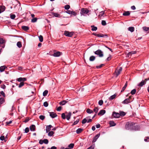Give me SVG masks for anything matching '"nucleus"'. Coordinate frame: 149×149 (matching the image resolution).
<instances>
[{
    "label": "nucleus",
    "mask_w": 149,
    "mask_h": 149,
    "mask_svg": "<svg viewBox=\"0 0 149 149\" xmlns=\"http://www.w3.org/2000/svg\"><path fill=\"white\" fill-rule=\"evenodd\" d=\"M26 79L25 78L20 77L18 79L17 81L19 82H23L26 81Z\"/></svg>",
    "instance_id": "obj_14"
},
{
    "label": "nucleus",
    "mask_w": 149,
    "mask_h": 149,
    "mask_svg": "<svg viewBox=\"0 0 149 149\" xmlns=\"http://www.w3.org/2000/svg\"><path fill=\"white\" fill-rule=\"evenodd\" d=\"M48 93V91L47 90H46L44 91L43 93V95L44 96H46L47 93Z\"/></svg>",
    "instance_id": "obj_35"
},
{
    "label": "nucleus",
    "mask_w": 149,
    "mask_h": 149,
    "mask_svg": "<svg viewBox=\"0 0 149 149\" xmlns=\"http://www.w3.org/2000/svg\"><path fill=\"white\" fill-rule=\"evenodd\" d=\"M130 14V13L129 11H125L123 13V15L124 16H128Z\"/></svg>",
    "instance_id": "obj_23"
},
{
    "label": "nucleus",
    "mask_w": 149,
    "mask_h": 149,
    "mask_svg": "<svg viewBox=\"0 0 149 149\" xmlns=\"http://www.w3.org/2000/svg\"><path fill=\"white\" fill-rule=\"evenodd\" d=\"M136 89H134L132 90L131 92V93L132 95H134L136 93Z\"/></svg>",
    "instance_id": "obj_38"
},
{
    "label": "nucleus",
    "mask_w": 149,
    "mask_h": 149,
    "mask_svg": "<svg viewBox=\"0 0 149 149\" xmlns=\"http://www.w3.org/2000/svg\"><path fill=\"white\" fill-rule=\"evenodd\" d=\"M98 110V109L97 107H95L93 109V111L95 113H97Z\"/></svg>",
    "instance_id": "obj_48"
},
{
    "label": "nucleus",
    "mask_w": 149,
    "mask_h": 149,
    "mask_svg": "<svg viewBox=\"0 0 149 149\" xmlns=\"http://www.w3.org/2000/svg\"><path fill=\"white\" fill-rule=\"evenodd\" d=\"M103 102L102 100H101L99 101L98 104L99 105L101 106L103 104Z\"/></svg>",
    "instance_id": "obj_47"
},
{
    "label": "nucleus",
    "mask_w": 149,
    "mask_h": 149,
    "mask_svg": "<svg viewBox=\"0 0 149 149\" xmlns=\"http://www.w3.org/2000/svg\"><path fill=\"white\" fill-rule=\"evenodd\" d=\"M37 21V18H33L31 20V22H35Z\"/></svg>",
    "instance_id": "obj_52"
},
{
    "label": "nucleus",
    "mask_w": 149,
    "mask_h": 149,
    "mask_svg": "<svg viewBox=\"0 0 149 149\" xmlns=\"http://www.w3.org/2000/svg\"><path fill=\"white\" fill-rule=\"evenodd\" d=\"M102 24L104 26L106 24V21L104 20H102Z\"/></svg>",
    "instance_id": "obj_55"
},
{
    "label": "nucleus",
    "mask_w": 149,
    "mask_h": 149,
    "mask_svg": "<svg viewBox=\"0 0 149 149\" xmlns=\"http://www.w3.org/2000/svg\"><path fill=\"white\" fill-rule=\"evenodd\" d=\"M79 119H77L74 122L72 125V126H73L74 125H76L79 122Z\"/></svg>",
    "instance_id": "obj_40"
},
{
    "label": "nucleus",
    "mask_w": 149,
    "mask_h": 149,
    "mask_svg": "<svg viewBox=\"0 0 149 149\" xmlns=\"http://www.w3.org/2000/svg\"><path fill=\"white\" fill-rule=\"evenodd\" d=\"M95 59V57L94 56H91L89 58V60L90 61H93Z\"/></svg>",
    "instance_id": "obj_32"
},
{
    "label": "nucleus",
    "mask_w": 149,
    "mask_h": 149,
    "mask_svg": "<svg viewBox=\"0 0 149 149\" xmlns=\"http://www.w3.org/2000/svg\"><path fill=\"white\" fill-rule=\"evenodd\" d=\"M94 146L92 145L87 149H94Z\"/></svg>",
    "instance_id": "obj_62"
},
{
    "label": "nucleus",
    "mask_w": 149,
    "mask_h": 149,
    "mask_svg": "<svg viewBox=\"0 0 149 149\" xmlns=\"http://www.w3.org/2000/svg\"><path fill=\"white\" fill-rule=\"evenodd\" d=\"M111 56L110 55H109V57H108L106 60V61L107 62L110 60L111 59Z\"/></svg>",
    "instance_id": "obj_46"
},
{
    "label": "nucleus",
    "mask_w": 149,
    "mask_h": 149,
    "mask_svg": "<svg viewBox=\"0 0 149 149\" xmlns=\"http://www.w3.org/2000/svg\"><path fill=\"white\" fill-rule=\"evenodd\" d=\"M24 85V83L23 82H21L18 86V87L19 88H21L22 86H23Z\"/></svg>",
    "instance_id": "obj_39"
},
{
    "label": "nucleus",
    "mask_w": 149,
    "mask_h": 149,
    "mask_svg": "<svg viewBox=\"0 0 149 149\" xmlns=\"http://www.w3.org/2000/svg\"><path fill=\"white\" fill-rule=\"evenodd\" d=\"M143 29L148 32H149V27H147L146 26H144L143 27Z\"/></svg>",
    "instance_id": "obj_25"
},
{
    "label": "nucleus",
    "mask_w": 149,
    "mask_h": 149,
    "mask_svg": "<svg viewBox=\"0 0 149 149\" xmlns=\"http://www.w3.org/2000/svg\"><path fill=\"white\" fill-rule=\"evenodd\" d=\"M92 27L91 30L92 31H96L97 29V28L96 27L94 26H91Z\"/></svg>",
    "instance_id": "obj_34"
},
{
    "label": "nucleus",
    "mask_w": 149,
    "mask_h": 149,
    "mask_svg": "<svg viewBox=\"0 0 149 149\" xmlns=\"http://www.w3.org/2000/svg\"><path fill=\"white\" fill-rule=\"evenodd\" d=\"M15 15L14 14H11L10 15V17L12 19H14L15 17Z\"/></svg>",
    "instance_id": "obj_44"
},
{
    "label": "nucleus",
    "mask_w": 149,
    "mask_h": 149,
    "mask_svg": "<svg viewBox=\"0 0 149 149\" xmlns=\"http://www.w3.org/2000/svg\"><path fill=\"white\" fill-rule=\"evenodd\" d=\"M36 126L34 125H32L30 127V129L31 131H34L35 130Z\"/></svg>",
    "instance_id": "obj_13"
},
{
    "label": "nucleus",
    "mask_w": 149,
    "mask_h": 149,
    "mask_svg": "<svg viewBox=\"0 0 149 149\" xmlns=\"http://www.w3.org/2000/svg\"><path fill=\"white\" fill-rule=\"evenodd\" d=\"M131 52H129L128 54L126 55V57H129L130 56H131L132 55V54H131Z\"/></svg>",
    "instance_id": "obj_60"
},
{
    "label": "nucleus",
    "mask_w": 149,
    "mask_h": 149,
    "mask_svg": "<svg viewBox=\"0 0 149 149\" xmlns=\"http://www.w3.org/2000/svg\"><path fill=\"white\" fill-rule=\"evenodd\" d=\"M86 112L88 113H93V111L92 110L88 109L86 110Z\"/></svg>",
    "instance_id": "obj_33"
},
{
    "label": "nucleus",
    "mask_w": 149,
    "mask_h": 149,
    "mask_svg": "<svg viewBox=\"0 0 149 149\" xmlns=\"http://www.w3.org/2000/svg\"><path fill=\"white\" fill-rule=\"evenodd\" d=\"M105 112L106 111L105 110H101L98 113V115H103L105 113Z\"/></svg>",
    "instance_id": "obj_15"
},
{
    "label": "nucleus",
    "mask_w": 149,
    "mask_h": 149,
    "mask_svg": "<svg viewBox=\"0 0 149 149\" xmlns=\"http://www.w3.org/2000/svg\"><path fill=\"white\" fill-rule=\"evenodd\" d=\"M52 127V126L51 125H49L46 127V132L47 133H48V132L50 130Z\"/></svg>",
    "instance_id": "obj_16"
},
{
    "label": "nucleus",
    "mask_w": 149,
    "mask_h": 149,
    "mask_svg": "<svg viewBox=\"0 0 149 149\" xmlns=\"http://www.w3.org/2000/svg\"><path fill=\"white\" fill-rule=\"evenodd\" d=\"M127 85V82L126 81L125 86L123 88L121 91V92H123L125 90V89L126 88Z\"/></svg>",
    "instance_id": "obj_21"
},
{
    "label": "nucleus",
    "mask_w": 149,
    "mask_h": 149,
    "mask_svg": "<svg viewBox=\"0 0 149 149\" xmlns=\"http://www.w3.org/2000/svg\"><path fill=\"white\" fill-rule=\"evenodd\" d=\"M61 110V107H59L57 109V110L58 111H60Z\"/></svg>",
    "instance_id": "obj_63"
},
{
    "label": "nucleus",
    "mask_w": 149,
    "mask_h": 149,
    "mask_svg": "<svg viewBox=\"0 0 149 149\" xmlns=\"http://www.w3.org/2000/svg\"><path fill=\"white\" fill-rule=\"evenodd\" d=\"M89 12V11L87 8H82L81 10L80 14L81 16H86L87 14L88 15H89V14H88Z\"/></svg>",
    "instance_id": "obj_2"
},
{
    "label": "nucleus",
    "mask_w": 149,
    "mask_h": 149,
    "mask_svg": "<svg viewBox=\"0 0 149 149\" xmlns=\"http://www.w3.org/2000/svg\"><path fill=\"white\" fill-rule=\"evenodd\" d=\"M39 41L40 42H42L43 41V37H42V36L40 35L39 36Z\"/></svg>",
    "instance_id": "obj_37"
},
{
    "label": "nucleus",
    "mask_w": 149,
    "mask_h": 149,
    "mask_svg": "<svg viewBox=\"0 0 149 149\" xmlns=\"http://www.w3.org/2000/svg\"><path fill=\"white\" fill-rule=\"evenodd\" d=\"M122 67H120L118 68H117L116 69L115 73L116 75V77H117V76L120 74L122 71Z\"/></svg>",
    "instance_id": "obj_3"
},
{
    "label": "nucleus",
    "mask_w": 149,
    "mask_h": 149,
    "mask_svg": "<svg viewBox=\"0 0 149 149\" xmlns=\"http://www.w3.org/2000/svg\"><path fill=\"white\" fill-rule=\"evenodd\" d=\"M94 53L99 55L100 57H102L103 56V53L101 50L98 49L94 52Z\"/></svg>",
    "instance_id": "obj_4"
},
{
    "label": "nucleus",
    "mask_w": 149,
    "mask_h": 149,
    "mask_svg": "<svg viewBox=\"0 0 149 149\" xmlns=\"http://www.w3.org/2000/svg\"><path fill=\"white\" fill-rule=\"evenodd\" d=\"M67 102V101H66L65 100H63L61 102L59 103V104L61 105H63L65 104Z\"/></svg>",
    "instance_id": "obj_28"
},
{
    "label": "nucleus",
    "mask_w": 149,
    "mask_h": 149,
    "mask_svg": "<svg viewBox=\"0 0 149 149\" xmlns=\"http://www.w3.org/2000/svg\"><path fill=\"white\" fill-rule=\"evenodd\" d=\"M88 118V117H87L86 118L83 119L82 121V123L83 124L87 122V119Z\"/></svg>",
    "instance_id": "obj_30"
},
{
    "label": "nucleus",
    "mask_w": 149,
    "mask_h": 149,
    "mask_svg": "<svg viewBox=\"0 0 149 149\" xmlns=\"http://www.w3.org/2000/svg\"><path fill=\"white\" fill-rule=\"evenodd\" d=\"M110 125L111 126H114L116 125V123L113 121H111L110 122Z\"/></svg>",
    "instance_id": "obj_29"
},
{
    "label": "nucleus",
    "mask_w": 149,
    "mask_h": 149,
    "mask_svg": "<svg viewBox=\"0 0 149 149\" xmlns=\"http://www.w3.org/2000/svg\"><path fill=\"white\" fill-rule=\"evenodd\" d=\"M83 130V129L81 128H79L76 130V133L77 134H79Z\"/></svg>",
    "instance_id": "obj_22"
},
{
    "label": "nucleus",
    "mask_w": 149,
    "mask_h": 149,
    "mask_svg": "<svg viewBox=\"0 0 149 149\" xmlns=\"http://www.w3.org/2000/svg\"><path fill=\"white\" fill-rule=\"evenodd\" d=\"M149 80V78L148 79H146L145 80H142L139 84L138 86H142L144 85L146 83L147 81Z\"/></svg>",
    "instance_id": "obj_8"
},
{
    "label": "nucleus",
    "mask_w": 149,
    "mask_h": 149,
    "mask_svg": "<svg viewBox=\"0 0 149 149\" xmlns=\"http://www.w3.org/2000/svg\"><path fill=\"white\" fill-rule=\"evenodd\" d=\"M17 47L19 48H21L22 47L21 43L20 41L18 42H17Z\"/></svg>",
    "instance_id": "obj_31"
},
{
    "label": "nucleus",
    "mask_w": 149,
    "mask_h": 149,
    "mask_svg": "<svg viewBox=\"0 0 149 149\" xmlns=\"http://www.w3.org/2000/svg\"><path fill=\"white\" fill-rule=\"evenodd\" d=\"M104 11H102L100 13V15L102 16L104 14Z\"/></svg>",
    "instance_id": "obj_61"
},
{
    "label": "nucleus",
    "mask_w": 149,
    "mask_h": 149,
    "mask_svg": "<svg viewBox=\"0 0 149 149\" xmlns=\"http://www.w3.org/2000/svg\"><path fill=\"white\" fill-rule=\"evenodd\" d=\"M62 54V53L59 52H54L52 56L54 57H58L61 56Z\"/></svg>",
    "instance_id": "obj_7"
},
{
    "label": "nucleus",
    "mask_w": 149,
    "mask_h": 149,
    "mask_svg": "<svg viewBox=\"0 0 149 149\" xmlns=\"http://www.w3.org/2000/svg\"><path fill=\"white\" fill-rule=\"evenodd\" d=\"M45 118V116L43 115H40L39 116V118L40 119L43 120Z\"/></svg>",
    "instance_id": "obj_42"
},
{
    "label": "nucleus",
    "mask_w": 149,
    "mask_h": 149,
    "mask_svg": "<svg viewBox=\"0 0 149 149\" xmlns=\"http://www.w3.org/2000/svg\"><path fill=\"white\" fill-rule=\"evenodd\" d=\"M116 97V95L114 94L112 96H111L109 98V99L110 100H111L114 99Z\"/></svg>",
    "instance_id": "obj_27"
},
{
    "label": "nucleus",
    "mask_w": 149,
    "mask_h": 149,
    "mask_svg": "<svg viewBox=\"0 0 149 149\" xmlns=\"http://www.w3.org/2000/svg\"><path fill=\"white\" fill-rule=\"evenodd\" d=\"M64 8L66 10H68L70 8V6L68 5H67L65 6Z\"/></svg>",
    "instance_id": "obj_45"
},
{
    "label": "nucleus",
    "mask_w": 149,
    "mask_h": 149,
    "mask_svg": "<svg viewBox=\"0 0 149 149\" xmlns=\"http://www.w3.org/2000/svg\"><path fill=\"white\" fill-rule=\"evenodd\" d=\"M135 124L132 122H128L125 125V128L127 130H139V127L138 125L135 126Z\"/></svg>",
    "instance_id": "obj_1"
},
{
    "label": "nucleus",
    "mask_w": 149,
    "mask_h": 149,
    "mask_svg": "<svg viewBox=\"0 0 149 149\" xmlns=\"http://www.w3.org/2000/svg\"><path fill=\"white\" fill-rule=\"evenodd\" d=\"M53 15L55 17H60L61 15L60 14L57 13H52Z\"/></svg>",
    "instance_id": "obj_18"
},
{
    "label": "nucleus",
    "mask_w": 149,
    "mask_h": 149,
    "mask_svg": "<svg viewBox=\"0 0 149 149\" xmlns=\"http://www.w3.org/2000/svg\"><path fill=\"white\" fill-rule=\"evenodd\" d=\"M43 105L45 107H47L48 106V104L47 102H45L44 103Z\"/></svg>",
    "instance_id": "obj_51"
},
{
    "label": "nucleus",
    "mask_w": 149,
    "mask_h": 149,
    "mask_svg": "<svg viewBox=\"0 0 149 149\" xmlns=\"http://www.w3.org/2000/svg\"><path fill=\"white\" fill-rule=\"evenodd\" d=\"M54 133L53 131H50L48 133V135L49 136H52L54 134Z\"/></svg>",
    "instance_id": "obj_41"
},
{
    "label": "nucleus",
    "mask_w": 149,
    "mask_h": 149,
    "mask_svg": "<svg viewBox=\"0 0 149 149\" xmlns=\"http://www.w3.org/2000/svg\"><path fill=\"white\" fill-rule=\"evenodd\" d=\"M4 41L2 38H0V44H2L4 43Z\"/></svg>",
    "instance_id": "obj_57"
},
{
    "label": "nucleus",
    "mask_w": 149,
    "mask_h": 149,
    "mask_svg": "<svg viewBox=\"0 0 149 149\" xmlns=\"http://www.w3.org/2000/svg\"><path fill=\"white\" fill-rule=\"evenodd\" d=\"M134 30V28L133 27H130L128 28V30L131 32H133Z\"/></svg>",
    "instance_id": "obj_24"
},
{
    "label": "nucleus",
    "mask_w": 149,
    "mask_h": 149,
    "mask_svg": "<svg viewBox=\"0 0 149 149\" xmlns=\"http://www.w3.org/2000/svg\"><path fill=\"white\" fill-rule=\"evenodd\" d=\"M97 36L99 37H104L105 36H107V35L100 33L97 34Z\"/></svg>",
    "instance_id": "obj_20"
},
{
    "label": "nucleus",
    "mask_w": 149,
    "mask_h": 149,
    "mask_svg": "<svg viewBox=\"0 0 149 149\" xmlns=\"http://www.w3.org/2000/svg\"><path fill=\"white\" fill-rule=\"evenodd\" d=\"M29 127H26L25 130V132L26 133H27L29 131Z\"/></svg>",
    "instance_id": "obj_54"
},
{
    "label": "nucleus",
    "mask_w": 149,
    "mask_h": 149,
    "mask_svg": "<svg viewBox=\"0 0 149 149\" xmlns=\"http://www.w3.org/2000/svg\"><path fill=\"white\" fill-rule=\"evenodd\" d=\"M131 96H130L129 98L124 100L122 102V103L123 104H127L130 102L131 101H130V99H131Z\"/></svg>",
    "instance_id": "obj_5"
},
{
    "label": "nucleus",
    "mask_w": 149,
    "mask_h": 149,
    "mask_svg": "<svg viewBox=\"0 0 149 149\" xmlns=\"http://www.w3.org/2000/svg\"><path fill=\"white\" fill-rule=\"evenodd\" d=\"M22 29L24 31H26L29 29V27L26 26H22Z\"/></svg>",
    "instance_id": "obj_19"
},
{
    "label": "nucleus",
    "mask_w": 149,
    "mask_h": 149,
    "mask_svg": "<svg viewBox=\"0 0 149 149\" xmlns=\"http://www.w3.org/2000/svg\"><path fill=\"white\" fill-rule=\"evenodd\" d=\"M120 116H124L125 115V113L123 111H121L120 112Z\"/></svg>",
    "instance_id": "obj_43"
},
{
    "label": "nucleus",
    "mask_w": 149,
    "mask_h": 149,
    "mask_svg": "<svg viewBox=\"0 0 149 149\" xmlns=\"http://www.w3.org/2000/svg\"><path fill=\"white\" fill-rule=\"evenodd\" d=\"M0 94L2 95L3 96H5V93L3 91H2L0 92Z\"/></svg>",
    "instance_id": "obj_64"
},
{
    "label": "nucleus",
    "mask_w": 149,
    "mask_h": 149,
    "mask_svg": "<svg viewBox=\"0 0 149 149\" xmlns=\"http://www.w3.org/2000/svg\"><path fill=\"white\" fill-rule=\"evenodd\" d=\"M100 135V134H97L93 138V142H95L97 140V139L99 137Z\"/></svg>",
    "instance_id": "obj_12"
},
{
    "label": "nucleus",
    "mask_w": 149,
    "mask_h": 149,
    "mask_svg": "<svg viewBox=\"0 0 149 149\" xmlns=\"http://www.w3.org/2000/svg\"><path fill=\"white\" fill-rule=\"evenodd\" d=\"M74 145L73 143H71L68 146V147L70 148H72L74 147Z\"/></svg>",
    "instance_id": "obj_53"
},
{
    "label": "nucleus",
    "mask_w": 149,
    "mask_h": 149,
    "mask_svg": "<svg viewBox=\"0 0 149 149\" xmlns=\"http://www.w3.org/2000/svg\"><path fill=\"white\" fill-rule=\"evenodd\" d=\"M104 65L103 64H101L100 65H98V66H96V68H97V69H99V68H100L101 67H102L103 65Z\"/></svg>",
    "instance_id": "obj_50"
},
{
    "label": "nucleus",
    "mask_w": 149,
    "mask_h": 149,
    "mask_svg": "<svg viewBox=\"0 0 149 149\" xmlns=\"http://www.w3.org/2000/svg\"><path fill=\"white\" fill-rule=\"evenodd\" d=\"M43 143H45L46 144H47L48 143V141L47 139H45L43 140Z\"/></svg>",
    "instance_id": "obj_49"
},
{
    "label": "nucleus",
    "mask_w": 149,
    "mask_h": 149,
    "mask_svg": "<svg viewBox=\"0 0 149 149\" xmlns=\"http://www.w3.org/2000/svg\"><path fill=\"white\" fill-rule=\"evenodd\" d=\"M61 117L63 119H65V115L64 113H63L61 115Z\"/></svg>",
    "instance_id": "obj_56"
},
{
    "label": "nucleus",
    "mask_w": 149,
    "mask_h": 149,
    "mask_svg": "<svg viewBox=\"0 0 149 149\" xmlns=\"http://www.w3.org/2000/svg\"><path fill=\"white\" fill-rule=\"evenodd\" d=\"M5 137L3 136H1L0 137V139L1 141H3L4 140Z\"/></svg>",
    "instance_id": "obj_58"
},
{
    "label": "nucleus",
    "mask_w": 149,
    "mask_h": 149,
    "mask_svg": "<svg viewBox=\"0 0 149 149\" xmlns=\"http://www.w3.org/2000/svg\"><path fill=\"white\" fill-rule=\"evenodd\" d=\"M7 68L5 65H3L0 67V71L1 72H3L6 69H7Z\"/></svg>",
    "instance_id": "obj_10"
},
{
    "label": "nucleus",
    "mask_w": 149,
    "mask_h": 149,
    "mask_svg": "<svg viewBox=\"0 0 149 149\" xmlns=\"http://www.w3.org/2000/svg\"><path fill=\"white\" fill-rule=\"evenodd\" d=\"M49 113L50 116L52 118H54L57 116L56 114L54 112H50Z\"/></svg>",
    "instance_id": "obj_9"
},
{
    "label": "nucleus",
    "mask_w": 149,
    "mask_h": 149,
    "mask_svg": "<svg viewBox=\"0 0 149 149\" xmlns=\"http://www.w3.org/2000/svg\"><path fill=\"white\" fill-rule=\"evenodd\" d=\"M64 35L68 37H71L73 35V33L72 32H70L67 31H65L64 32Z\"/></svg>",
    "instance_id": "obj_6"
},
{
    "label": "nucleus",
    "mask_w": 149,
    "mask_h": 149,
    "mask_svg": "<svg viewBox=\"0 0 149 149\" xmlns=\"http://www.w3.org/2000/svg\"><path fill=\"white\" fill-rule=\"evenodd\" d=\"M72 11L70 10H68L66 11V13L68 14H72Z\"/></svg>",
    "instance_id": "obj_59"
},
{
    "label": "nucleus",
    "mask_w": 149,
    "mask_h": 149,
    "mask_svg": "<svg viewBox=\"0 0 149 149\" xmlns=\"http://www.w3.org/2000/svg\"><path fill=\"white\" fill-rule=\"evenodd\" d=\"M5 101L4 99L3 98H0V104H2Z\"/></svg>",
    "instance_id": "obj_36"
},
{
    "label": "nucleus",
    "mask_w": 149,
    "mask_h": 149,
    "mask_svg": "<svg viewBox=\"0 0 149 149\" xmlns=\"http://www.w3.org/2000/svg\"><path fill=\"white\" fill-rule=\"evenodd\" d=\"M0 8L3 12L5 11L6 8L5 6H0Z\"/></svg>",
    "instance_id": "obj_26"
},
{
    "label": "nucleus",
    "mask_w": 149,
    "mask_h": 149,
    "mask_svg": "<svg viewBox=\"0 0 149 149\" xmlns=\"http://www.w3.org/2000/svg\"><path fill=\"white\" fill-rule=\"evenodd\" d=\"M71 114V113L70 112L66 115V118L67 120H69L70 119Z\"/></svg>",
    "instance_id": "obj_17"
},
{
    "label": "nucleus",
    "mask_w": 149,
    "mask_h": 149,
    "mask_svg": "<svg viewBox=\"0 0 149 149\" xmlns=\"http://www.w3.org/2000/svg\"><path fill=\"white\" fill-rule=\"evenodd\" d=\"M113 117L115 118H118L120 117V115L119 113H116L115 112H113L112 114Z\"/></svg>",
    "instance_id": "obj_11"
}]
</instances>
